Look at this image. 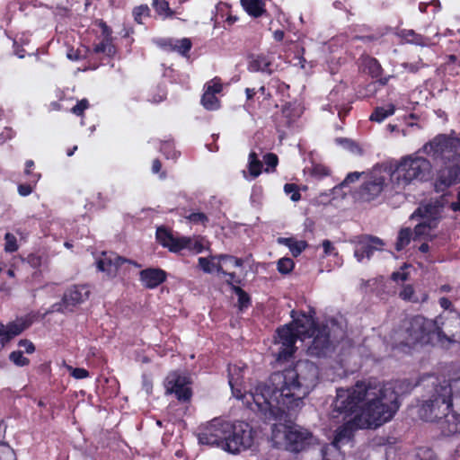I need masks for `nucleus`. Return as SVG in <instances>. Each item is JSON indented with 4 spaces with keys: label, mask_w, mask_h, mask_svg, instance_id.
Returning a JSON list of instances; mask_svg holds the SVG:
<instances>
[{
    "label": "nucleus",
    "mask_w": 460,
    "mask_h": 460,
    "mask_svg": "<svg viewBox=\"0 0 460 460\" xmlns=\"http://www.w3.org/2000/svg\"><path fill=\"white\" fill-rule=\"evenodd\" d=\"M315 312L311 310L308 314L305 312L291 311L293 321L289 323L300 336L301 341H305L306 336H312L314 330L320 324L314 317Z\"/></svg>",
    "instance_id": "nucleus-16"
},
{
    "label": "nucleus",
    "mask_w": 460,
    "mask_h": 460,
    "mask_svg": "<svg viewBox=\"0 0 460 460\" xmlns=\"http://www.w3.org/2000/svg\"><path fill=\"white\" fill-rule=\"evenodd\" d=\"M414 288L412 285H405L399 293V297L404 301L408 302H416L417 299H414Z\"/></svg>",
    "instance_id": "nucleus-53"
},
{
    "label": "nucleus",
    "mask_w": 460,
    "mask_h": 460,
    "mask_svg": "<svg viewBox=\"0 0 460 460\" xmlns=\"http://www.w3.org/2000/svg\"><path fill=\"white\" fill-rule=\"evenodd\" d=\"M443 209L444 202L442 199H436L419 207L412 214V217H420L430 223L432 226L437 227L442 217Z\"/></svg>",
    "instance_id": "nucleus-19"
},
{
    "label": "nucleus",
    "mask_w": 460,
    "mask_h": 460,
    "mask_svg": "<svg viewBox=\"0 0 460 460\" xmlns=\"http://www.w3.org/2000/svg\"><path fill=\"white\" fill-rule=\"evenodd\" d=\"M273 57L270 54H252L248 58V70L253 73L271 75L274 72Z\"/></svg>",
    "instance_id": "nucleus-24"
},
{
    "label": "nucleus",
    "mask_w": 460,
    "mask_h": 460,
    "mask_svg": "<svg viewBox=\"0 0 460 460\" xmlns=\"http://www.w3.org/2000/svg\"><path fill=\"white\" fill-rule=\"evenodd\" d=\"M40 174H32L31 178L29 179L26 183L19 184L18 193L22 197L29 196L33 191V189L40 179Z\"/></svg>",
    "instance_id": "nucleus-37"
},
{
    "label": "nucleus",
    "mask_w": 460,
    "mask_h": 460,
    "mask_svg": "<svg viewBox=\"0 0 460 460\" xmlns=\"http://www.w3.org/2000/svg\"><path fill=\"white\" fill-rule=\"evenodd\" d=\"M96 267L99 271L105 272L108 276L116 275L111 253L102 252V257L96 261Z\"/></svg>",
    "instance_id": "nucleus-33"
},
{
    "label": "nucleus",
    "mask_w": 460,
    "mask_h": 460,
    "mask_svg": "<svg viewBox=\"0 0 460 460\" xmlns=\"http://www.w3.org/2000/svg\"><path fill=\"white\" fill-rule=\"evenodd\" d=\"M90 107L89 101L84 98L76 102V104L71 108V112L78 117H84V111Z\"/></svg>",
    "instance_id": "nucleus-49"
},
{
    "label": "nucleus",
    "mask_w": 460,
    "mask_h": 460,
    "mask_svg": "<svg viewBox=\"0 0 460 460\" xmlns=\"http://www.w3.org/2000/svg\"><path fill=\"white\" fill-rule=\"evenodd\" d=\"M435 228L437 227L432 226L430 223H429L426 220H423L422 222L416 225L412 233L414 234L415 238H419L421 236L430 235V232Z\"/></svg>",
    "instance_id": "nucleus-40"
},
{
    "label": "nucleus",
    "mask_w": 460,
    "mask_h": 460,
    "mask_svg": "<svg viewBox=\"0 0 460 460\" xmlns=\"http://www.w3.org/2000/svg\"><path fill=\"white\" fill-rule=\"evenodd\" d=\"M111 260L114 267L115 273L117 274L118 270L124 264V263H129L134 265L135 267L140 268L141 265L137 263L135 261H132L130 259H127L125 257L119 256L118 254L111 253Z\"/></svg>",
    "instance_id": "nucleus-44"
},
{
    "label": "nucleus",
    "mask_w": 460,
    "mask_h": 460,
    "mask_svg": "<svg viewBox=\"0 0 460 460\" xmlns=\"http://www.w3.org/2000/svg\"><path fill=\"white\" fill-rule=\"evenodd\" d=\"M431 169L430 162L422 156L402 157L391 173V181L397 188H403L412 181H424Z\"/></svg>",
    "instance_id": "nucleus-5"
},
{
    "label": "nucleus",
    "mask_w": 460,
    "mask_h": 460,
    "mask_svg": "<svg viewBox=\"0 0 460 460\" xmlns=\"http://www.w3.org/2000/svg\"><path fill=\"white\" fill-rule=\"evenodd\" d=\"M308 246L305 241H296L292 247L289 249L294 257L299 256Z\"/></svg>",
    "instance_id": "nucleus-55"
},
{
    "label": "nucleus",
    "mask_w": 460,
    "mask_h": 460,
    "mask_svg": "<svg viewBox=\"0 0 460 460\" xmlns=\"http://www.w3.org/2000/svg\"><path fill=\"white\" fill-rule=\"evenodd\" d=\"M311 438L310 432L289 427L285 431L286 447L290 452H301L309 446Z\"/></svg>",
    "instance_id": "nucleus-21"
},
{
    "label": "nucleus",
    "mask_w": 460,
    "mask_h": 460,
    "mask_svg": "<svg viewBox=\"0 0 460 460\" xmlns=\"http://www.w3.org/2000/svg\"><path fill=\"white\" fill-rule=\"evenodd\" d=\"M361 173L358 172H353L347 174L343 181L341 183V187L348 186L359 180Z\"/></svg>",
    "instance_id": "nucleus-60"
},
{
    "label": "nucleus",
    "mask_w": 460,
    "mask_h": 460,
    "mask_svg": "<svg viewBox=\"0 0 460 460\" xmlns=\"http://www.w3.org/2000/svg\"><path fill=\"white\" fill-rule=\"evenodd\" d=\"M319 367L309 360H298L293 367L272 373L267 383H259L250 393L254 408L264 420H282L300 409L319 381Z\"/></svg>",
    "instance_id": "nucleus-1"
},
{
    "label": "nucleus",
    "mask_w": 460,
    "mask_h": 460,
    "mask_svg": "<svg viewBox=\"0 0 460 460\" xmlns=\"http://www.w3.org/2000/svg\"><path fill=\"white\" fill-rule=\"evenodd\" d=\"M132 14L136 22L142 24L144 17L150 16V9L147 4H140L134 7Z\"/></svg>",
    "instance_id": "nucleus-41"
},
{
    "label": "nucleus",
    "mask_w": 460,
    "mask_h": 460,
    "mask_svg": "<svg viewBox=\"0 0 460 460\" xmlns=\"http://www.w3.org/2000/svg\"><path fill=\"white\" fill-rule=\"evenodd\" d=\"M167 273L160 268H146L139 272V280L148 289L156 288L166 281Z\"/></svg>",
    "instance_id": "nucleus-25"
},
{
    "label": "nucleus",
    "mask_w": 460,
    "mask_h": 460,
    "mask_svg": "<svg viewBox=\"0 0 460 460\" xmlns=\"http://www.w3.org/2000/svg\"><path fill=\"white\" fill-rule=\"evenodd\" d=\"M368 386V380H359L349 388H337L336 397L332 402L333 417L346 420L359 414Z\"/></svg>",
    "instance_id": "nucleus-4"
},
{
    "label": "nucleus",
    "mask_w": 460,
    "mask_h": 460,
    "mask_svg": "<svg viewBox=\"0 0 460 460\" xmlns=\"http://www.w3.org/2000/svg\"><path fill=\"white\" fill-rule=\"evenodd\" d=\"M4 251L6 252H14L18 250L19 246L17 243V239L14 234L11 233H6L4 234Z\"/></svg>",
    "instance_id": "nucleus-46"
},
{
    "label": "nucleus",
    "mask_w": 460,
    "mask_h": 460,
    "mask_svg": "<svg viewBox=\"0 0 460 460\" xmlns=\"http://www.w3.org/2000/svg\"><path fill=\"white\" fill-rule=\"evenodd\" d=\"M201 104L208 111H216L220 107V101L216 94L204 91L201 96Z\"/></svg>",
    "instance_id": "nucleus-36"
},
{
    "label": "nucleus",
    "mask_w": 460,
    "mask_h": 460,
    "mask_svg": "<svg viewBox=\"0 0 460 460\" xmlns=\"http://www.w3.org/2000/svg\"><path fill=\"white\" fill-rule=\"evenodd\" d=\"M262 162L258 158V155L252 151L248 157V172L250 175L255 179L259 177L262 172Z\"/></svg>",
    "instance_id": "nucleus-31"
},
{
    "label": "nucleus",
    "mask_w": 460,
    "mask_h": 460,
    "mask_svg": "<svg viewBox=\"0 0 460 460\" xmlns=\"http://www.w3.org/2000/svg\"><path fill=\"white\" fill-rule=\"evenodd\" d=\"M269 85L276 90V93L280 94L283 98L289 97V85L281 81L278 77H273L269 81Z\"/></svg>",
    "instance_id": "nucleus-38"
},
{
    "label": "nucleus",
    "mask_w": 460,
    "mask_h": 460,
    "mask_svg": "<svg viewBox=\"0 0 460 460\" xmlns=\"http://www.w3.org/2000/svg\"><path fill=\"white\" fill-rule=\"evenodd\" d=\"M395 110V105L393 103H389L386 107H376L373 112L371 113L369 119L371 121L380 123L384 121L386 118L394 115Z\"/></svg>",
    "instance_id": "nucleus-29"
},
{
    "label": "nucleus",
    "mask_w": 460,
    "mask_h": 460,
    "mask_svg": "<svg viewBox=\"0 0 460 460\" xmlns=\"http://www.w3.org/2000/svg\"><path fill=\"white\" fill-rule=\"evenodd\" d=\"M284 191L287 195H290V199L292 201H298L301 199L300 190L296 183H286L284 185Z\"/></svg>",
    "instance_id": "nucleus-48"
},
{
    "label": "nucleus",
    "mask_w": 460,
    "mask_h": 460,
    "mask_svg": "<svg viewBox=\"0 0 460 460\" xmlns=\"http://www.w3.org/2000/svg\"><path fill=\"white\" fill-rule=\"evenodd\" d=\"M228 279H226V284L233 288V286H236L235 284H241L242 280L240 278L236 276L234 272H227L226 275Z\"/></svg>",
    "instance_id": "nucleus-63"
},
{
    "label": "nucleus",
    "mask_w": 460,
    "mask_h": 460,
    "mask_svg": "<svg viewBox=\"0 0 460 460\" xmlns=\"http://www.w3.org/2000/svg\"><path fill=\"white\" fill-rule=\"evenodd\" d=\"M418 385L427 391V397L418 410L424 421L438 422L441 433L446 437L460 433V378L451 381L439 380L435 375L420 377Z\"/></svg>",
    "instance_id": "nucleus-2"
},
{
    "label": "nucleus",
    "mask_w": 460,
    "mask_h": 460,
    "mask_svg": "<svg viewBox=\"0 0 460 460\" xmlns=\"http://www.w3.org/2000/svg\"><path fill=\"white\" fill-rule=\"evenodd\" d=\"M218 259L220 261H229L234 262V265L237 268L242 267L243 264V261L241 258L234 257L233 255L228 254H221L219 255Z\"/></svg>",
    "instance_id": "nucleus-61"
},
{
    "label": "nucleus",
    "mask_w": 460,
    "mask_h": 460,
    "mask_svg": "<svg viewBox=\"0 0 460 460\" xmlns=\"http://www.w3.org/2000/svg\"><path fill=\"white\" fill-rule=\"evenodd\" d=\"M232 291L238 296V308L240 311L247 309L252 305L250 295L238 286H233Z\"/></svg>",
    "instance_id": "nucleus-35"
},
{
    "label": "nucleus",
    "mask_w": 460,
    "mask_h": 460,
    "mask_svg": "<svg viewBox=\"0 0 460 460\" xmlns=\"http://www.w3.org/2000/svg\"><path fill=\"white\" fill-rule=\"evenodd\" d=\"M397 36L404 43L420 47H427L430 45L429 38L417 33L414 30L411 29H402L397 32Z\"/></svg>",
    "instance_id": "nucleus-26"
},
{
    "label": "nucleus",
    "mask_w": 460,
    "mask_h": 460,
    "mask_svg": "<svg viewBox=\"0 0 460 460\" xmlns=\"http://www.w3.org/2000/svg\"><path fill=\"white\" fill-rule=\"evenodd\" d=\"M155 237L163 247L167 248L172 252H179L183 249L190 248V237L175 235L172 230L165 226L157 227Z\"/></svg>",
    "instance_id": "nucleus-15"
},
{
    "label": "nucleus",
    "mask_w": 460,
    "mask_h": 460,
    "mask_svg": "<svg viewBox=\"0 0 460 460\" xmlns=\"http://www.w3.org/2000/svg\"><path fill=\"white\" fill-rule=\"evenodd\" d=\"M306 339H312L308 346V352L312 356H325L331 347L330 329L327 324H320L314 330L312 336H306Z\"/></svg>",
    "instance_id": "nucleus-17"
},
{
    "label": "nucleus",
    "mask_w": 460,
    "mask_h": 460,
    "mask_svg": "<svg viewBox=\"0 0 460 460\" xmlns=\"http://www.w3.org/2000/svg\"><path fill=\"white\" fill-rule=\"evenodd\" d=\"M190 384L189 376L172 372L166 376L164 387L166 394H174L179 402H188L193 394Z\"/></svg>",
    "instance_id": "nucleus-12"
},
{
    "label": "nucleus",
    "mask_w": 460,
    "mask_h": 460,
    "mask_svg": "<svg viewBox=\"0 0 460 460\" xmlns=\"http://www.w3.org/2000/svg\"><path fill=\"white\" fill-rule=\"evenodd\" d=\"M369 386L360 413L357 414L367 429H376L390 421L399 410V394L392 384L368 379Z\"/></svg>",
    "instance_id": "nucleus-3"
},
{
    "label": "nucleus",
    "mask_w": 460,
    "mask_h": 460,
    "mask_svg": "<svg viewBox=\"0 0 460 460\" xmlns=\"http://www.w3.org/2000/svg\"><path fill=\"white\" fill-rule=\"evenodd\" d=\"M36 321V314L30 313L6 324L0 323V349L16 336L29 329Z\"/></svg>",
    "instance_id": "nucleus-13"
},
{
    "label": "nucleus",
    "mask_w": 460,
    "mask_h": 460,
    "mask_svg": "<svg viewBox=\"0 0 460 460\" xmlns=\"http://www.w3.org/2000/svg\"><path fill=\"white\" fill-rule=\"evenodd\" d=\"M385 243L382 239L373 235H361L356 242L354 256L361 262L365 258L370 259L376 251H382Z\"/></svg>",
    "instance_id": "nucleus-18"
},
{
    "label": "nucleus",
    "mask_w": 460,
    "mask_h": 460,
    "mask_svg": "<svg viewBox=\"0 0 460 460\" xmlns=\"http://www.w3.org/2000/svg\"><path fill=\"white\" fill-rule=\"evenodd\" d=\"M364 66L372 78H378L383 74V67L376 58L367 57L364 60Z\"/></svg>",
    "instance_id": "nucleus-32"
},
{
    "label": "nucleus",
    "mask_w": 460,
    "mask_h": 460,
    "mask_svg": "<svg viewBox=\"0 0 460 460\" xmlns=\"http://www.w3.org/2000/svg\"><path fill=\"white\" fill-rule=\"evenodd\" d=\"M385 180L383 176L372 177L364 181L358 190V198L365 202L375 200L384 190Z\"/></svg>",
    "instance_id": "nucleus-22"
},
{
    "label": "nucleus",
    "mask_w": 460,
    "mask_h": 460,
    "mask_svg": "<svg viewBox=\"0 0 460 460\" xmlns=\"http://www.w3.org/2000/svg\"><path fill=\"white\" fill-rule=\"evenodd\" d=\"M49 312H51V313L56 312V313H60V314L71 313L69 307L66 306V304L65 303V300L63 297L61 298L60 302L54 303L51 305Z\"/></svg>",
    "instance_id": "nucleus-57"
},
{
    "label": "nucleus",
    "mask_w": 460,
    "mask_h": 460,
    "mask_svg": "<svg viewBox=\"0 0 460 460\" xmlns=\"http://www.w3.org/2000/svg\"><path fill=\"white\" fill-rule=\"evenodd\" d=\"M459 148V137L439 134L426 143L422 147V151L434 159L446 161L452 158H460Z\"/></svg>",
    "instance_id": "nucleus-8"
},
{
    "label": "nucleus",
    "mask_w": 460,
    "mask_h": 460,
    "mask_svg": "<svg viewBox=\"0 0 460 460\" xmlns=\"http://www.w3.org/2000/svg\"><path fill=\"white\" fill-rule=\"evenodd\" d=\"M13 449L5 442H0V460H15Z\"/></svg>",
    "instance_id": "nucleus-47"
},
{
    "label": "nucleus",
    "mask_w": 460,
    "mask_h": 460,
    "mask_svg": "<svg viewBox=\"0 0 460 460\" xmlns=\"http://www.w3.org/2000/svg\"><path fill=\"white\" fill-rule=\"evenodd\" d=\"M223 9H226V17L225 19V22L229 26L233 25L234 22H236L238 21V17L237 16L233 15L232 13H230L229 6L226 4H223L222 5H220L219 12H223Z\"/></svg>",
    "instance_id": "nucleus-59"
},
{
    "label": "nucleus",
    "mask_w": 460,
    "mask_h": 460,
    "mask_svg": "<svg viewBox=\"0 0 460 460\" xmlns=\"http://www.w3.org/2000/svg\"><path fill=\"white\" fill-rule=\"evenodd\" d=\"M344 423L335 430L332 445L337 447L341 443L349 442L354 437L356 430L366 429L361 419L356 414L352 418L343 420Z\"/></svg>",
    "instance_id": "nucleus-20"
},
{
    "label": "nucleus",
    "mask_w": 460,
    "mask_h": 460,
    "mask_svg": "<svg viewBox=\"0 0 460 460\" xmlns=\"http://www.w3.org/2000/svg\"><path fill=\"white\" fill-rule=\"evenodd\" d=\"M412 230L410 227H402L400 229L397 234L394 248L397 252L402 251L408 246L412 238Z\"/></svg>",
    "instance_id": "nucleus-30"
},
{
    "label": "nucleus",
    "mask_w": 460,
    "mask_h": 460,
    "mask_svg": "<svg viewBox=\"0 0 460 460\" xmlns=\"http://www.w3.org/2000/svg\"><path fill=\"white\" fill-rule=\"evenodd\" d=\"M276 343L279 344V349L276 354L278 362H286L293 358L296 347V343L300 336L296 332L292 324H286L277 329Z\"/></svg>",
    "instance_id": "nucleus-11"
},
{
    "label": "nucleus",
    "mask_w": 460,
    "mask_h": 460,
    "mask_svg": "<svg viewBox=\"0 0 460 460\" xmlns=\"http://www.w3.org/2000/svg\"><path fill=\"white\" fill-rule=\"evenodd\" d=\"M70 375L75 379H84L90 376L89 371L83 367H68Z\"/></svg>",
    "instance_id": "nucleus-56"
},
{
    "label": "nucleus",
    "mask_w": 460,
    "mask_h": 460,
    "mask_svg": "<svg viewBox=\"0 0 460 460\" xmlns=\"http://www.w3.org/2000/svg\"><path fill=\"white\" fill-rule=\"evenodd\" d=\"M152 172L155 174H159L160 179H165L167 173L165 171L162 170V163L158 158H155L152 162Z\"/></svg>",
    "instance_id": "nucleus-58"
},
{
    "label": "nucleus",
    "mask_w": 460,
    "mask_h": 460,
    "mask_svg": "<svg viewBox=\"0 0 460 460\" xmlns=\"http://www.w3.org/2000/svg\"><path fill=\"white\" fill-rule=\"evenodd\" d=\"M230 428L224 444L226 452L237 455L252 447L255 432L248 422L235 420L231 422Z\"/></svg>",
    "instance_id": "nucleus-7"
},
{
    "label": "nucleus",
    "mask_w": 460,
    "mask_h": 460,
    "mask_svg": "<svg viewBox=\"0 0 460 460\" xmlns=\"http://www.w3.org/2000/svg\"><path fill=\"white\" fill-rule=\"evenodd\" d=\"M331 170L321 164H314L311 171V175L317 179H323L328 175H330Z\"/></svg>",
    "instance_id": "nucleus-50"
},
{
    "label": "nucleus",
    "mask_w": 460,
    "mask_h": 460,
    "mask_svg": "<svg viewBox=\"0 0 460 460\" xmlns=\"http://www.w3.org/2000/svg\"><path fill=\"white\" fill-rule=\"evenodd\" d=\"M231 427V421L215 418L198 434L199 444L217 447L225 451V442Z\"/></svg>",
    "instance_id": "nucleus-9"
},
{
    "label": "nucleus",
    "mask_w": 460,
    "mask_h": 460,
    "mask_svg": "<svg viewBox=\"0 0 460 460\" xmlns=\"http://www.w3.org/2000/svg\"><path fill=\"white\" fill-rule=\"evenodd\" d=\"M241 4L244 11L252 18L269 15L264 0H241Z\"/></svg>",
    "instance_id": "nucleus-27"
},
{
    "label": "nucleus",
    "mask_w": 460,
    "mask_h": 460,
    "mask_svg": "<svg viewBox=\"0 0 460 460\" xmlns=\"http://www.w3.org/2000/svg\"><path fill=\"white\" fill-rule=\"evenodd\" d=\"M161 152L167 159H176L180 154L174 149L173 144L171 142H164L161 146Z\"/></svg>",
    "instance_id": "nucleus-52"
},
{
    "label": "nucleus",
    "mask_w": 460,
    "mask_h": 460,
    "mask_svg": "<svg viewBox=\"0 0 460 460\" xmlns=\"http://www.w3.org/2000/svg\"><path fill=\"white\" fill-rule=\"evenodd\" d=\"M263 162L266 164L265 172H273L276 171V168L279 164V157L274 153H267L263 156Z\"/></svg>",
    "instance_id": "nucleus-43"
},
{
    "label": "nucleus",
    "mask_w": 460,
    "mask_h": 460,
    "mask_svg": "<svg viewBox=\"0 0 460 460\" xmlns=\"http://www.w3.org/2000/svg\"><path fill=\"white\" fill-rule=\"evenodd\" d=\"M91 291L87 285L77 284L67 288L62 297L70 312L73 313L78 305L88 300Z\"/></svg>",
    "instance_id": "nucleus-23"
},
{
    "label": "nucleus",
    "mask_w": 460,
    "mask_h": 460,
    "mask_svg": "<svg viewBox=\"0 0 460 460\" xmlns=\"http://www.w3.org/2000/svg\"><path fill=\"white\" fill-rule=\"evenodd\" d=\"M18 347L21 349V351L27 354H32L36 350V347L33 342L28 339H21L18 341Z\"/></svg>",
    "instance_id": "nucleus-54"
},
{
    "label": "nucleus",
    "mask_w": 460,
    "mask_h": 460,
    "mask_svg": "<svg viewBox=\"0 0 460 460\" xmlns=\"http://www.w3.org/2000/svg\"><path fill=\"white\" fill-rule=\"evenodd\" d=\"M205 92L217 94L223 91V84L219 77H214L208 81L204 86Z\"/></svg>",
    "instance_id": "nucleus-45"
},
{
    "label": "nucleus",
    "mask_w": 460,
    "mask_h": 460,
    "mask_svg": "<svg viewBox=\"0 0 460 460\" xmlns=\"http://www.w3.org/2000/svg\"><path fill=\"white\" fill-rule=\"evenodd\" d=\"M163 46L167 50L175 51L182 57H189V52L192 48V42L189 38H183L177 40L170 39L164 40Z\"/></svg>",
    "instance_id": "nucleus-28"
},
{
    "label": "nucleus",
    "mask_w": 460,
    "mask_h": 460,
    "mask_svg": "<svg viewBox=\"0 0 460 460\" xmlns=\"http://www.w3.org/2000/svg\"><path fill=\"white\" fill-rule=\"evenodd\" d=\"M152 6L155 13L164 19L172 18L175 15V12L170 8L166 0H152Z\"/></svg>",
    "instance_id": "nucleus-34"
},
{
    "label": "nucleus",
    "mask_w": 460,
    "mask_h": 460,
    "mask_svg": "<svg viewBox=\"0 0 460 460\" xmlns=\"http://www.w3.org/2000/svg\"><path fill=\"white\" fill-rule=\"evenodd\" d=\"M199 265L204 272L209 273L212 270L211 267H210L211 263H210L209 260L205 257L199 258Z\"/></svg>",
    "instance_id": "nucleus-64"
},
{
    "label": "nucleus",
    "mask_w": 460,
    "mask_h": 460,
    "mask_svg": "<svg viewBox=\"0 0 460 460\" xmlns=\"http://www.w3.org/2000/svg\"><path fill=\"white\" fill-rule=\"evenodd\" d=\"M295 268L294 261L289 257L280 258L277 261V270L282 275L290 273Z\"/></svg>",
    "instance_id": "nucleus-39"
},
{
    "label": "nucleus",
    "mask_w": 460,
    "mask_h": 460,
    "mask_svg": "<svg viewBox=\"0 0 460 460\" xmlns=\"http://www.w3.org/2000/svg\"><path fill=\"white\" fill-rule=\"evenodd\" d=\"M438 321L422 315H414L405 324L406 343L408 345L432 343L437 337Z\"/></svg>",
    "instance_id": "nucleus-6"
},
{
    "label": "nucleus",
    "mask_w": 460,
    "mask_h": 460,
    "mask_svg": "<svg viewBox=\"0 0 460 460\" xmlns=\"http://www.w3.org/2000/svg\"><path fill=\"white\" fill-rule=\"evenodd\" d=\"M9 359L17 367H26L30 364V359L23 356V351L14 350L9 355Z\"/></svg>",
    "instance_id": "nucleus-42"
},
{
    "label": "nucleus",
    "mask_w": 460,
    "mask_h": 460,
    "mask_svg": "<svg viewBox=\"0 0 460 460\" xmlns=\"http://www.w3.org/2000/svg\"><path fill=\"white\" fill-rule=\"evenodd\" d=\"M13 53L19 58H23L25 57L26 50L22 48V45L19 44V42L16 40H13Z\"/></svg>",
    "instance_id": "nucleus-62"
},
{
    "label": "nucleus",
    "mask_w": 460,
    "mask_h": 460,
    "mask_svg": "<svg viewBox=\"0 0 460 460\" xmlns=\"http://www.w3.org/2000/svg\"><path fill=\"white\" fill-rule=\"evenodd\" d=\"M438 321L437 338L450 343H460V314L456 310L443 312Z\"/></svg>",
    "instance_id": "nucleus-10"
},
{
    "label": "nucleus",
    "mask_w": 460,
    "mask_h": 460,
    "mask_svg": "<svg viewBox=\"0 0 460 460\" xmlns=\"http://www.w3.org/2000/svg\"><path fill=\"white\" fill-rule=\"evenodd\" d=\"M98 26L101 29V34L97 36L93 43L92 49L87 50L89 56L102 54L107 58H113L117 52V48L113 43L112 30L102 20H100Z\"/></svg>",
    "instance_id": "nucleus-14"
},
{
    "label": "nucleus",
    "mask_w": 460,
    "mask_h": 460,
    "mask_svg": "<svg viewBox=\"0 0 460 460\" xmlns=\"http://www.w3.org/2000/svg\"><path fill=\"white\" fill-rule=\"evenodd\" d=\"M186 218L194 225L206 226L208 222V217L203 212H192Z\"/></svg>",
    "instance_id": "nucleus-51"
}]
</instances>
